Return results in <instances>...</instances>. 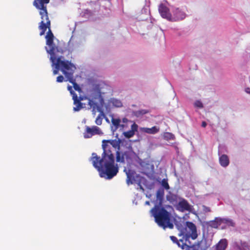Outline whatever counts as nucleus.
Instances as JSON below:
<instances>
[{
    "mask_svg": "<svg viewBox=\"0 0 250 250\" xmlns=\"http://www.w3.org/2000/svg\"><path fill=\"white\" fill-rule=\"evenodd\" d=\"M121 140H104L102 141L103 153L102 158L96 153H92L90 161L93 167L99 172L101 177L111 179L119 171L117 164H115V158L112 149H120Z\"/></svg>",
    "mask_w": 250,
    "mask_h": 250,
    "instance_id": "nucleus-1",
    "label": "nucleus"
},
{
    "mask_svg": "<svg viewBox=\"0 0 250 250\" xmlns=\"http://www.w3.org/2000/svg\"><path fill=\"white\" fill-rule=\"evenodd\" d=\"M78 98L80 102L83 99L87 100L88 105L92 108L93 111L97 110L98 112H102L104 105V100L99 84L93 85V88L90 90V93L87 96L84 98L81 97Z\"/></svg>",
    "mask_w": 250,
    "mask_h": 250,
    "instance_id": "nucleus-2",
    "label": "nucleus"
},
{
    "mask_svg": "<svg viewBox=\"0 0 250 250\" xmlns=\"http://www.w3.org/2000/svg\"><path fill=\"white\" fill-rule=\"evenodd\" d=\"M150 212L159 226L164 229L167 228H173V225L170 222V213L162 205H155L150 210Z\"/></svg>",
    "mask_w": 250,
    "mask_h": 250,
    "instance_id": "nucleus-3",
    "label": "nucleus"
},
{
    "mask_svg": "<svg viewBox=\"0 0 250 250\" xmlns=\"http://www.w3.org/2000/svg\"><path fill=\"white\" fill-rule=\"evenodd\" d=\"M50 60L52 62V67L54 68L53 71L54 75L58 74L59 71L61 70L67 78L72 71L76 69L72 63L69 61H64L62 56L57 58L56 55L50 56Z\"/></svg>",
    "mask_w": 250,
    "mask_h": 250,
    "instance_id": "nucleus-4",
    "label": "nucleus"
},
{
    "mask_svg": "<svg viewBox=\"0 0 250 250\" xmlns=\"http://www.w3.org/2000/svg\"><path fill=\"white\" fill-rule=\"evenodd\" d=\"M187 227L191 231L190 234L186 233V229H183L180 231L178 234L179 236H183V238L179 240L174 236H170V240L174 243L176 244L179 247L181 248L182 250H184L189 246L186 244L187 241L191 237L192 239L194 240L197 238L198 234L197 233V229L195 225L191 222H186Z\"/></svg>",
    "mask_w": 250,
    "mask_h": 250,
    "instance_id": "nucleus-5",
    "label": "nucleus"
},
{
    "mask_svg": "<svg viewBox=\"0 0 250 250\" xmlns=\"http://www.w3.org/2000/svg\"><path fill=\"white\" fill-rule=\"evenodd\" d=\"M41 16L42 21L39 23V28L41 30L40 35L42 36L44 34L45 31H46L47 28L48 29V31L46 35H53L51 29V22L50 20H49L48 13H43L42 14H40Z\"/></svg>",
    "mask_w": 250,
    "mask_h": 250,
    "instance_id": "nucleus-6",
    "label": "nucleus"
},
{
    "mask_svg": "<svg viewBox=\"0 0 250 250\" xmlns=\"http://www.w3.org/2000/svg\"><path fill=\"white\" fill-rule=\"evenodd\" d=\"M102 134L103 132L100 127L96 125H93L91 127L85 126L84 131L83 133V137L85 139L91 138L94 135H101Z\"/></svg>",
    "mask_w": 250,
    "mask_h": 250,
    "instance_id": "nucleus-7",
    "label": "nucleus"
},
{
    "mask_svg": "<svg viewBox=\"0 0 250 250\" xmlns=\"http://www.w3.org/2000/svg\"><path fill=\"white\" fill-rule=\"evenodd\" d=\"M54 35H46L45 36L46 45L49 47V49H47V48L46 49L50 56L55 55V51L57 50V47L54 43Z\"/></svg>",
    "mask_w": 250,
    "mask_h": 250,
    "instance_id": "nucleus-8",
    "label": "nucleus"
},
{
    "mask_svg": "<svg viewBox=\"0 0 250 250\" xmlns=\"http://www.w3.org/2000/svg\"><path fill=\"white\" fill-rule=\"evenodd\" d=\"M50 0H34L33 4L37 9L40 10V14H45L47 12L46 4Z\"/></svg>",
    "mask_w": 250,
    "mask_h": 250,
    "instance_id": "nucleus-9",
    "label": "nucleus"
},
{
    "mask_svg": "<svg viewBox=\"0 0 250 250\" xmlns=\"http://www.w3.org/2000/svg\"><path fill=\"white\" fill-rule=\"evenodd\" d=\"M159 12L161 16L164 19L169 21H172V15L169 12V10L166 5L161 4L159 6Z\"/></svg>",
    "mask_w": 250,
    "mask_h": 250,
    "instance_id": "nucleus-10",
    "label": "nucleus"
},
{
    "mask_svg": "<svg viewBox=\"0 0 250 250\" xmlns=\"http://www.w3.org/2000/svg\"><path fill=\"white\" fill-rule=\"evenodd\" d=\"M173 15L172 17V21H177L182 20L185 18L186 14L179 8H177L173 11Z\"/></svg>",
    "mask_w": 250,
    "mask_h": 250,
    "instance_id": "nucleus-11",
    "label": "nucleus"
},
{
    "mask_svg": "<svg viewBox=\"0 0 250 250\" xmlns=\"http://www.w3.org/2000/svg\"><path fill=\"white\" fill-rule=\"evenodd\" d=\"M177 208L183 212L184 211H189L190 209V206L186 200L183 199L178 203Z\"/></svg>",
    "mask_w": 250,
    "mask_h": 250,
    "instance_id": "nucleus-12",
    "label": "nucleus"
},
{
    "mask_svg": "<svg viewBox=\"0 0 250 250\" xmlns=\"http://www.w3.org/2000/svg\"><path fill=\"white\" fill-rule=\"evenodd\" d=\"M138 125L136 123H134L131 125V130L124 132L123 134L126 138H130L134 135L135 132L138 130Z\"/></svg>",
    "mask_w": 250,
    "mask_h": 250,
    "instance_id": "nucleus-13",
    "label": "nucleus"
},
{
    "mask_svg": "<svg viewBox=\"0 0 250 250\" xmlns=\"http://www.w3.org/2000/svg\"><path fill=\"white\" fill-rule=\"evenodd\" d=\"M72 99L74 101V104L75 105L73 107V110L74 111H78L83 107V104L79 100L77 94H74Z\"/></svg>",
    "mask_w": 250,
    "mask_h": 250,
    "instance_id": "nucleus-14",
    "label": "nucleus"
},
{
    "mask_svg": "<svg viewBox=\"0 0 250 250\" xmlns=\"http://www.w3.org/2000/svg\"><path fill=\"white\" fill-rule=\"evenodd\" d=\"M75 70H73L69 76L68 77L67 80L73 84L74 89L79 92L82 91V89L80 86L76 83L75 79L73 78V73Z\"/></svg>",
    "mask_w": 250,
    "mask_h": 250,
    "instance_id": "nucleus-15",
    "label": "nucleus"
},
{
    "mask_svg": "<svg viewBox=\"0 0 250 250\" xmlns=\"http://www.w3.org/2000/svg\"><path fill=\"white\" fill-rule=\"evenodd\" d=\"M234 247L237 250H249L250 246L246 242H236L234 244Z\"/></svg>",
    "mask_w": 250,
    "mask_h": 250,
    "instance_id": "nucleus-16",
    "label": "nucleus"
},
{
    "mask_svg": "<svg viewBox=\"0 0 250 250\" xmlns=\"http://www.w3.org/2000/svg\"><path fill=\"white\" fill-rule=\"evenodd\" d=\"M125 171V173L127 176L126 178V183L128 185H129L130 184H132L133 183V182L135 181L134 179V172L132 170H131L130 169L127 170L126 169L124 170Z\"/></svg>",
    "mask_w": 250,
    "mask_h": 250,
    "instance_id": "nucleus-17",
    "label": "nucleus"
},
{
    "mask_svg": "<svg viewBox=\"0 0 250 250\" xmlns=\"http://www.w3.org/2000/svg\"><path fill=\"white\" fill-rule=\"evenodd\" d=\"M126 152H123L117 150L116 151V161L117 163H125Z\"/></svg>",
    "mask_w": 250,
    "mask_h": 250,
    "instance_id": "nucleus-18",
    "label": "nucleus"
},
{
    "mask_svg": "<svg viewBox=\"0 0 250 250\" xmlns=\"http://www.w3.org/2000/svg\"><path fill=\"white\" fill-rule=\"evenodd\" d=\"M222 224V218L216 217L214 220L208 222V225L211 228L217 229Z\"/></svg>",
    "mask_w": 250,
    "mask_h": 250,
    "instance_id": "nucleus-19",
    "label": "nucleus"
},
{
    "mask_svg": "<svg viewBox=\"0 0 250 250\" xmlns=\"http://www.w3.org/2000/svg\"><path fill=\"white\" fill-rule=\"evenodd\" d=\"M141 131L148 134H154L157 133L159 130V128L154 126L151 128L143 127L141 129Z\"/></svg>",
    "mask_w": 250,
    "mask_h": 250,
    "instance_id": "nucleus-20",
    "label": "nucleus"
},
{
    "mask_svg": "<svg viewBox=\"0 0 250 250\" xmlns=\"http://www.w3.org/2000/svg\"><path fill=\"white\" fill-rule=\"evenodd\" d=\"M219 163L223 167H227L229 163L228 156L226 154H223L219 157Z\"/></svg>",
    "mask_w": 250,
    "mask_h": 250,
    "instance_id": "nucleus-21",
    "label": "nucleus"
},
{
    "mask_svg": "<svg viewBox=\"0 0 250 250\" xmlns=\"http://www.w3.org/2000/svg\"><path fill=\"white\" fill-rule=\"evenodd\" d=\"M228 246L227 240L225 239H221L216 247V250H225Z\"/></svg>",
    "mask_w": 250,
    "mask_h": 250,
    "instance_id": "nucleus-22",
    "label": "nucleus"
},
{
    "mask_svg": "<svg viewBox=\"0 0 250 250\" xmlns=\"http://www.w3.org/2000/svg\"><path fill=\"white\" fill-rule=\"evenodd\" d=\"M110 103L112 104L113 106L116 107H122L123 104L121 101L119 100L111 98L109 101Z\"/></svg>",
    "mask_w": 250,
    "mask_h": 250,
    "instance_id": "nucleus-23",
    "label": "nucleus"
},
{
    "mask_svg": "<svg viewBox=\"0 0 250 250\" xmlns=\"http://www.w3.org/2000/svg\"><path fill=\"white\" fill-rule=\"evenodd\" d=\"M164 192L163 190L159 189L157 190L156 193V196L157 199L159 200V205H162V203L164 197Z\"/></svg>",
    "mask_w": 250,
    "mask_h": 250,
    "instance_id": "nucleus-24",
    "label": "nucleus"
},
{
    "mask_svg": "<svg viewBox=\"0 0 250 250\" xmlns=\"http://www.w3.org/2000/svg\"><path fill=\"white\" fill-rule=\"evenodd\" d=\"M111 122L113 125L115 126L116 129H117L120 125L121 120L119 118H112Z\"/></svg>",
    "mask_w": 250,
    "mask_h": 250,
    "instance_id": "nucleus-25",
    "label": "nucleus"
},
{
    "mask_svg": "<svg viewBox=\"0 0 250 250\" xmlns=\"http://www.w3.org/2000/svg\"><path fill=\"white\" fill-rule=\"evenodd\" d=\"M222 223L227 224L228 226L234 227L235 223L231 219L222 218Z\"/></svg>",
    "mask_w": 250,
    "mask_h": 250,
    "instance_id": "nucleus-26",
    "label": "nucleus"
},
{
    "mask_svg": "<svg viewBox=\"0 0 250 250\" xmlns=\"http://www.w3.org/2000/svg\"><path fill=\"white\" fill-rule=\"evenodd\" d=\"M167 200L171 203L174 204L177 201V196L174 194H172L170 196H167Z\"/></svg>",
    "mask_w": 250,
    "mask_h": 250,
    "instance_id": "nucleus-27",
    "label": "nucleus"
},
{
    "mask_svg": "<svg viewBox=\"0 0 250 250\" xmlns=\"http://www.w3.org/2000/svg\"><path fill=\"white\" fill-rule=\"evenodd\" d=\"M148 110H146V109H141V110H138L137 111H136V113H135V115L136 116H137V117H139L141 115H145L146 114H147L148 113Z\"/></svg>",
    "mask_w": 250,
    "mask_h": 250,
    "instance_id": "nucleus-28",
    "label": "nucleus"
},
{
    "mask_svg": "<svg viewBox=\"0 0 250 250\" xmlns=\"http://www.w3.org/2000/svg\"><path fill=\"white\" fill-rule=\"evenodd\" d=\"M162 185L163 187L166 189H169V186L167 182L165 180H163L162 181Z\"/></svg>",
    "mask_w": 250,
    "mask_h": 250,
    "instance_id": "nucleus-29",
    "label": "nucleus"
},
{
    "mask_svg": "<svg viewBox=\"0 0 250 250\" xmlns=\"http://www.w3.org/2000/svg\"><path fill=\"white\" fill-rule=\"evenodd\" d=\"M95 123L98 125H102V118H101L100 116H98L97 117L96 120H95Z\"/></svg>",
    "mask_w": 250,
    "mask_h": 250,
    "instance_id": "nucleus-30",
    "label": "nucleus"
},
{
    "mask_svg": "<svg viewBox=\"0 0 250 250\" xmlns=\"http://www.w3.org/2000/svg\"><path fill=\"white\" fill-rule=\"evenodd\" d=\"M67 89L70 92L71 95L72 96V98L73 97L74 94H76L75 92L73 90L72 87L70 85H68L67 86Z\"/></svg>",
    "mask_w": 250,
    "mask_h": 250,
    "instance_id": "nucleus-31",
    "label": "nucleus"
},
{
    "mask_svg": "<svg viewBox=\"0 0 250 250\" xmlns=\"http://www.w3.org/2000/svg\"><path fill=\"white\" fill-rule=\"evenodd\" d=\"M194 105L195 106L199 108H202L203 106L202 103L199 101H196L194 103Z\"/></svg>",
    "mask_w": 250,
    "mask_h": 250,
    "instance_id": "nucleus-32",
    "label": "nucleus"
},
{
    "mask_svg": "<svg viewBox=\"0 0 250 250\" xmlns=\"http://www.w3.org/2000/svg\"><path fill=\"white\" fill-rule=\"evenodd\" d=\"M64 78L62 75H60L57 78V82L58 83H62L63 81Z\"/></svg>",
    "mask_w": 250,
    "mask_h": 250,
    "instance_id": "nucleus-33",
    "label": "nucleus"
},
{
    "mask_svg": "<svg viewBox=\"0 0 250 250\" xmlns=\"http://www.w3.org/2000/svg\"><path fill=\"white\" fill-rule=\"evenodd\" d=\"M203 210L206 213L210 212L211 211V209L209 207L205 206H203Z\"/></svg>",
    "mask_w": 250,
    "mask_h": 250,
    "instance_id": "nucleus-34",
    "label": "nucleus"
},
{
    "mask_svg": "<svg viewBox=\"0 0 250 250\" xmlns=\"http://www.w3.org/2000/svg\"><path fill=\"white\" fill-rule=\"evenodd\" d=\"M207 123H206V122L205 121H203V122H202V125H202V127H205L207 126Z\"/></svg>",
    "mask_w": 250,
    "mask_h": 250,
    "instance_id": "nucleus-35",
    "label": "nucleus"
},
{
    "mask_svg": "<svg viewBox=\"0 0 250 250\" xmlns=\"http://www.w3.org/2000/svg\"><path fill=\"white\" fill-rule=\"evenodd\" d=\"M245 91L250 94V88H247L245 90Z\"/></svg>",
    "mask_w": 250,
    "mask_h": 250,
    "instance_id": "nucleus-36",
    "label": "nucleus"
},
{
    "mask_svg": "<svg viewBox=\"0 0 250 250\" xmlns=\"http://www.w3.org/2000/svg\"><path fill=\"white\" fill-rule=\"evenodd\" d=\"M127 121H128V120L126 118H124L123 119V121L124 123H126V122H127Z\"/></svg>",
    "mask_w": 250,
    "mask_h": 250,
    "instance_id": "nucleus-37",
    "label": "nucleus"
},
{
    "mask_svg": "<svg viewBox=\"0 0 250 250\" xmlns=\"http://www.w3.org/2000/svg\"><path fill=\"white\" fill-rule=\"evenodd\" d=\"M150 204L149 202V201H146V203H145V204L146 205H149Z\"/></svg>",
    "mask_w": 250,
    "mask_h": 250,
    "instance_id": "nucleus-38",
    "label": "nucleus"
}]
</instances>
